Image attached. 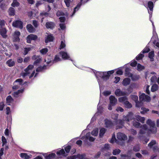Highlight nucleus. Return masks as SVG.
Instances as JSON below:
<instances>
[{
    "label": "nucleus",
    "mask_w": 159,
    "mask_h": 159,
    "mask_svg": "<svg viewBox=\"0 0 159 159\" xmlns=\"http://www.w3.org/2000/svg\"><path fill=\"white\" fill-rule=\"evenodd\" d=\"M146 123L149 126V128H148L146 125H143L141 127L138 137L141 140L142 139L140 138L141 134H144L146 133H155L157 131V128L155 126V123L153 121L149 119L147 120Z\"/></svg>",
    "instance_id": "nucleus-1"
},
{
    "label": "nucleus",
    "mask_w": 159,
    "mask_h": 159,
    "mask_svg": "<svg viewBox=\"0 0 159 159\" xmlns=\"http://www.w3.org/2000/svg\"><path fill=\"white\" fill-rule=\"evenodd\" d=\"M114 73V70L109 71L107 72H98L96 73V75L97 78H98V76H99L102 78L103 80H106L109 79L111 74Z\"/></svg>",
    "instance_id": "nucleus-2"
},
{
    "label": "nucleus",
    "mask_w": 159,
    "mask_h": 159,
    "mask_svg": "<svg viewBox=\"0 0 159 159\" xmlns=\"http://www.w3.org/2000/svg\"><path fill=\"white\" fill-rule=\"evenodd\" d=\"M132 91V89L131 88V86L129 87L128 89V92H123L120 89H116L115 92V94L117 96H125L130 94Z\"/></svg>",
    "instance_id": "nucleus-3"
},
{
    "label": "nucleus",
    "mask_w": 159,
    "mask_h": 159,
    "mask_svg": "<svg viewBox=\"0 0 159 159\" xmlns=\"http://www.w3.org/2000/svg\"><path fill=\"white\" fill-rule=\"evenodd\" d=\"M127 100V98L125 97H120L118 98V101L119 102L123 103L126 107L129 108L131 107L132 106Z\"/></svg>",
    "instance_id": "nucleus-4"
},
{
    "label": "nucleus",
    "mask_w": 159,
    "mask_h": 159,
    "mask_svg": "<svg viewBox=\"0 0 159 159\" xmlns=\"http://www.w3.org/2000/svg\"><path fill=\"white\" fill-rule=\"evenodd\" d=\"M152 25H153V36L151 39V41L153 42V43L155 45L159 48V43L157 42V33L155 31V29L154 26V25L153 22H152Z\"/></svg>",
    "instance_id": "nucleus-5"
},
{
    "label": "nucleus",
    "mask_w": 159,
    "mask_h": 159,
    "mask_svg": "<svg viewBox=\"0 0 159 159\" xmlns=\"http://www.w3.org/2000/svg\"><path fill=\"white\" fill-rule=\"evenodd\" d=\"M34 67V66L32 65H29L25 69L24 71H23L21 74V75L25 77L26 76L29 75L31 71Z\"/></svg>",
    "instance_id": "nucleus-6"
},
{
    "label": "nucleus",
    "mask_w": 159,
    "mask_h": 159,
    "mask_svg": "<svg viewBox=\"0 0 159 159\" xmlns=\"http://www.w3.org/2000/svg\"><path fill=\"white\" fill-rule=\"evenodd\" d=\"M110 104L108 106V109L109 110H111V106H114L117 103V99L114 96H111L109 97Z\"/></svg>",
    "instance_id": "nucleus-7"
},
{
    "label": "nucleus",
    "mask_w": 159,
    "mask_h": 159,
    "mask_svg": "<svg viewBox=\"0 0 159 159\" xmlns=\"http://www.w3.org/2000/svg\"><path fill=\"white\" fill-rule=\"evenodd\" d=\"M13 84V89H16L23 85V80L21 79H18L15 81Z\"/></svg>",
    "instance_id": "nucleus-8"
},
{
    "label": "nucleus",
    "mask_w": 159,
    "mask_h": 159,
    "mask_svg": "<svg viewBox=\"0 0 159 159\" xmlns=\"http://www.w3.org/2000/svg\"><path fill=\"white\" fill-rule=\"evenodd\" d=\"M139 100L141 102L145 101L148 102L150 100V98L143 93H142L141 94L139 93Z\"/></svg>",
    "instance_id": "nucleus-9"
},
{
    "label": "nucleus",
    "mask_w": 159,
    "mask_h": 159,
    "mask_svg": "<svg viewBox=\"0 0 159 159\" xmlns=\"http://www.w3.org/2000/svg\"><path fill=\"white\" fill-rule=\"evenodd\" d=\"M12 25L14 27L20 29H22L23 27L22 22L19 20H15L13 22Z\"/></svg>",
    "instance_id": "nucleus-10"
},
{
    "label": "nucleus",
    "mask_w": 159,
    "mask_h": 159,
    "mask_svg": "<svg viewBox=\"0 0 159 159\" xmlns=\"http://www.w3.org/2000/svg\"><path fill=\"white\" fill-rule=\"evenodd\" d=\"M129 69L127 68L125 70V75L126 76L131 77L133 80H136L138 79L139 78V76L133 75L131 74L129 72Z\"/></svg>",
    "instance_id": "nucleus-11"
},
{
    "label": "nucleus",
    "mask_w": 159,
    "mask_h": 159,
    "mask_svg": "<svg viewBox=\"0 0 159 159\" xmlns=\"http://www.w3.org/2000/svg\"><path fill=\"white\" fill-rule=\"evenodd\" d=\"M20 33L18 31H16L13 35V40L14 42H18L20 41L19 36Z\"/></svg>",
    "instance_id": "nucleus-12"
},
{
    "label": "nucleus",
    "mask_w": 159,
    "mask_h": 159,
    "mask_svg": "<svg viewBox=\"0 0 159 159\" xmlns=\"http://www.w3.org/2000/svg\"><path fill=\"white\" fill-rule=\"evenodd\" d=\"M37 38V36L34 34H30L26 38L27 42L30 43L31 40H35Z\"/></svg>",
    "instance_id": "nucleus-13"
},
{
    "label": "nucleus",
    "mask_w": 159,
    "mask_h": 159,
    "mask_svg": "<svg viewBox=\"0 0 159 159\" xmlns=\"http://www.w3.org/2000/svg\"><path fill=\"white\" fill-rule=\"evenodd\" d=\"M81 139L83 140H84L85 141H86L88 139L90 141H93L95 139L91 136L90 133H88L86 134V136H84L81 138Z\"/></svg>",
    "instance_id": "nucleus-14"
},
{
    "label": "nucleus",
    "mask_w": 159,
    "mask_h": 159,
    "mask_svg": "<svg viewBox=\"0 0 159 159\" xmlns=\"http://www.w3.org/2000/svg\"><path fill=\"white\" fill-rule=\"evenodd\" d=\"M45 35V42L46 43L53 41V37L52 34H50L46 33Z\"/></svg>",
    "instance_id": "nucleus-15"
},
{
    "label": "nucleus",
    "mask_w": 159,
    "mask_h": 159,
    "mask_svg": "<svg viewBox=\"0 0 159 159\" xmlns=\"http://www.w3.org/2000/svg\"><path fill=\"white\" fill-rule=\"evenodd\" d=\"M133 117V114L132 112H130L126 116H124L123 117V121H129V120H131L132 118Z\"/></svg>",
    "instance_id": "nucleus-16"
},
{
    "label": "nucleus",
    "mask_w": 159,
    "mask_h": 159,
    "mask_svg": "<svg viewBox=\"0 0 159 159\" xmlns=\"http://www.w3.org/2000/svg\"><path fill=\"white\" fill-rule=\"evenodd\" d=\"M7 30L5 28H2L0 29V34L4 38H6L7 37L6 34Z\"/></svg>",
    "instance_id": "nucleus-17"
},
{
    "label": "nucleus",
    "mask_w": 159,
    "mask_h": 159,
    "mask_svg": "<svg viewBox=\"0 0 159 159\" xmlns=\"http://www.w3.org/2000/svg\"><path fill=\"white\" fill-rule=\"evenodd\" d=\"M117 138L120 140H125L126 139V136L124 134L119 133L117 134Z\"/></svg>",
    "instance_id": "nucleus-18"
},
{
    "label": "nucleus",
    "mask_w": 159,
    "mask_h": 159,
    "mask_svg": "<svg viewBox=\"0 0 159 159\" xmlns=\"http://www.w3.org/2000/svg\"><path fill=\"white\" fill-rule=\"evenodd\" d=\"M60 55L61 56L62 58L64 59H68L70 58L69 56L65 52H61L60 53Z\"/></svg>",
    "instance_id": "nucleus-19"
},
{
    "label": "nucleus",
    "mask_w": 159,
    "mask_h": 159,
    "mask_svg": "<svg viewBox=\"0 0 159 159\" xmlns=\"http://www.w3.org/2000/svg\"><path fill=\"white\" fill-rule=\"evenodd\" d=\"M135 117L136 119L138 121H139L143 123L144 122L145 120V118L144 117H141L138 115H135Z\"/></svg>",
    "instance_id": "nucleus-20"
},
{
    "label": "nucleus",
    "mask_w": 159,
    "mask_h": 159,
    "mask_svg": "<svg viewBox=\"0 0 159 159\" xmlns=\"http://www.w3.org/2000/svg\"><path fill=\"white\" fill-rule=\"evenodd\" d=\"M130 79L128 78H126L123 80L122 84L124 86H126L129 84L130 82Z\"/></svg>",
    "instance_id": "nucleus-21"
},
{
    "label": "nucleus",
    "mask_w": 159,
    "mask_h": 159,
    "mask_svg": "<svg viewBox=\"0 0 159 159\" xmlns=\"http://www.w3.org/2000/svg\"><path fill=\"white\" fill-rule=\"evenodd\" d=\"M156 141L153 140H152L149 144H148V146L150 147V148H153V149L154 151H156L157 150L158 148L156 147H153V146L156 143Z\"/></svg>",
    "instance_id": "nucleus-22"
},
{
    "label": "nucleus",
    "mask_w": 159,
    "mask_h": 159,
    "mask_svg": "<svg viewBox=\"0 0 159 159\" xmlns=\"http://www.w3.org/2000/svg\"><path fill=\"white\" fill-rule=\"evenodd\" d=\"M130 97L133 100H134L136 103V107H138L139 106L138 104L139 103L138 102H137V101H138V96L136 95H131L130 96Z\"/></svg>",
    "instance_id": "nucleus-23"
},
{
    "label": "nucleus",
    "mask_w": 159,
    "mask_h": 159,
    "mask_svg": "<svg viewBox=\"0 0 159 159\" xmlns=\"http://www.w3.org/2000/svg\"><path fill=\"white\" fill-rule=\"evenodd\" d=\"M43 155L46 159H52L55 158L56 155L54 153H51L48 155H46V154Z\"/></svg>",
    "instance_id": "nucleus-24"
},
{
    "label": "nucleus",
    "mask_w": 159,
    "mask_h": 159,
    "mask_svg": "<svg viewBox=\"0 0 159 159\" xmlns=\"http://www.w3.org/2000/svg\"><path fill=\"white\" fill-rule=\"evenodd\" d=\"M20 156L21 157L25 159H28L31 157L32 155L31 154L27 155L26 153H21L20 154Z\"/></svg>",
    "instance_id": "nucleus-25"
},
{
    "label": "nucleus",
    "mask_w": 159,
    "mask_h": 159,
    "mask_svg": "<svg viewBox=\"0 0 159 159\" xmlns=\"http://www.w3.org/2000/svg\"><path fill=\"white\" fill-rule=\"evenodd\" d=\"M26 28L28 31L30 33H33L35 31V29L30 24L27 25Z\"/></svg>",
    "instance_id": "nucleus-26"
},
{
    "label": "nucleus",
    "mask_w": 159,
    "mask_h": 159,
    "mask_svg": "<svg viewBox=\"0 0 159 159\" xmlns=\"http://www.w3.org/2000/svg\"><path fill=\"white\" fill-rule=\"evenodd\" d=\"M156 73L154 72H151L150 73L151 76H152L151 79V81L152 82H155L157 79V77L155 75L152 76V75H155Z\"/></svg>",
    "instance_id": "nucleus-27"
},
{
    "label": "nucleus",
    "mask_w": 159,
    "mask_h": 159,
    "mask_svg": "<svg viewBox=\"0 0 159 159\" xmlns=\"http://www.w3.org/2000/svg\"><path fill=\"white\" fill-rule=\"evenodd\" d=\"M148 7L150 9V11H148V13L149 14L152 13V11L153 10V3L152 2H149L148 3Z\"/></svg>",
    "instance_id": "nucleus-28"
},
{
    "label": "nucleus",
    "mask_w": 159,
    "mask_h": 159,
    "mask_svg": "<svg viewBox=\"0 0 159 159\" xmlns=\"http://www.w3.org/2000/svg\"><path fill=\"white\" fill-rule=\"evenodd\" d=\"M57 154L58 156H66L67 155L65 154V152L63 149H61L60 150H58L57 152Z\"/></svg>",
    "instance_id": "nucleus-29"
},
{
    "label": "nucleus",
    "mask_w": 159,
    "mask_h": 159,
    "mask_svg": "<svg viewBox=\"0 0 159 159\" xmlns=\"http://www.w3.org/2000/svg\"><path fill=\"white\" fill-rule=\"evenodd\" d=\"M46 27L48 28L52 29L54 27V25L52 22H47L46 24Z\"/></svg>",
    "instance_id": "nucleus-30"
},
{
    "label": "nucleus",
    "mask_w": 159,
    "mask_h": 159,
    "mask_svg": "<svg viewBox=\"0 0 159 159\" xmlns=\"http://www.w3.org/2000/svg\"><path fill=\"white\" fill-rule=\"evenodd\" d=\"M105 123L106 127H110L113 125L114 123L108 120H105Z\"/></svg>",
    "instance_id": "nucleus-31"
},
{
    "label": "nucleus",
    "mask_w": 159,
    "mask_h": 159,
    "mask_svg": "<svg viewBox=\"0 0 159 159\" xmlns=\"http://www.w3.org/2000/svg\"><path fill=\"white\" fill-rule=\"evenodd\" d=\"M15 63L14 61L12 59H9L6 62V64L9 67L13 66L14 65Z\"/></svg>",
    "instance_id": "nucleus-32"
},
{
    "label": "nucleus",
    "mask_w": 159,
    "mask_h": 159,
    "mask_svg": "<svg viewBox=\"0 0 159 159\" xmlns=\"http://www.w3.org/2000/svg\"><path fill=\"white\" fill-rule=\"evenodd\" d=\"M7 103L8 105H10V103L13 102V99L10 96H8L6 98Z\"/></svg>",
    "instance_id": "nucleus-33"
},
{
    "label": "nucleus",
    "mask_w": 159,
    "mask_h": 159,
    "mask_svg": "<svg viewBox=\"0 0 159 159\" xmlns=\"http://www.w3.org/2000/svg\"><path fill=\"white\" fill-rule=\"evenodd\" d=\"M154 55V52L153 51H151L149 53L148 57L150 59L151 61H153Z\"/></svg>",
    "instance_id": "nucleus-34"
},
{
    "label": "nucleus",
    "mask_w": 159,
    "mask_h": 159,
    "mask_svg": "<svg viewBox=\"0 0 159 159\" xmlns=\"http://www.w3.org/2000/svg\"><path fill=\"white\" fill-rule=\"evenodd\" d=\"M8 12L10 15L13 16L15 14L14 9L12 7H10L9 9Z\"/></svg>",
    "instance_id": "nucleus-35"
},
{
    "label": "nucleus",
    "mask_w": 159,
    "mask_h": 159,
    "mask_svg": "<svg viewBox=\"0 0 159 159\" xmlns=\"http://www.w3.org/2000/svg\"><path fill=\"white\" fill-rule=\"evenodd\" d=\"M98 128H96L93 130L91 133L92 135L94 136H97L98 134Z\"/></svg>",
    "instance_id": "nucleus-36"
},
{
    "label": "nucleus",
    "mask_w": 159,
    "mask_h": 159,
    "mask_svg": "<svg viewBox=\"0 0 159 159\" xmlns=\"http://www.w3.org/2000/svg\"><path fill=\"white\" fill-rule=\"evenodd\" d=\"M11 5L13 7H17L19 6V3L17 1V0H13Z\"/></svg>",
    "instance_id": "nucleus-37"
},
{
    "label": "nucleus",
    "mask_w": 159,
    "mask_h": 159,
    "mask_svg": "<svg viewBox=\"0 0 159 159\" xmlns=\"http://www.w3.org/2000/svg\"><path fill=\"white\" fill-rule=\"evenodd\" d=\"M158 88V86L156 84H154L153 85H152V87L151 88V91L152 92H155L156 91H157Z\"/></svg>",
    "instance_id": "nucleus-38"
},
{
    "label": "nucleus",
    "mask_w": 159,
    "mask_h": 159,
    "mask_svg": "<svg viewBox=\"0 0 159 159\" xmlns=\"http://www.w3.org/2000/svg\"><path fill=\"white\" fill-rule=\"evenodd\" d=\"M133 125L136 128H139L140 126V124L138 122H135V120H134L133 121Z\"/></svg>",
    "instance_id": "nucleus-39"
},
{
    "label": "nucleus",
    "mask_w": 159,
    "mask_h": 159,
    "mask_svg": "<svg viewBox=\"0 0 159 159\" xmlns=\"http://www.w3.org/2000/svg\"><path fill=\"white\" fill-rule=\"evenodd\" d=\"M106 132V129L104 128H102L100 130L99 133V136L100 137H102L104 134Z\"/></svg>",
    "instance_id": "nucleus-40"
},
{
    "label": "nucleus",
    "mask_w": 159,
    "mask_h": 159,
    "mask_svg": "<svg viewBox=\"0 0 159 159\" xmlns=\"http://www.w3.org/2000/svg\"><path fill=\"white\" fill-rule=\"evenodd\" d=\"M141 110L140 112L142 114H144L149 111L148 109L143 107L141 108Z\"/></svg>",
    "instance_id": "nucleus-41"
},
{
    "label": "nucleus",
    "mask_w": 159,
    "mask_h": 159,
    "mask_svg": "<svg viewBox=\"0 0 159 159\" xmlns=\"http://www.w3.org/2000/svg\"><path fill=\"white\" fill-rule=\"evenodd\" d=\"M23 91V89H21L20 90H18V91L15 92L14 93H13V96L16 97H17L18 96L19 94L22 93V92Z\"/></svg>",
    "instance_id": "nucleus-42"
},
{
    "label": "nucleus",
    "mask_w": 159,
    "mask_h": 159,
    "mask_svg": "<svg viewBox=\"0 0 159 159\" xmlns=\"http://www.w3.org/2000/svg\"><path fill=\"white\" fill-rule=\"evenodd\" d=\"M81 5V3H79L77 4V6L75 8L73 14H72V16L75 14L76 11H77L78 10Z\"/></svg>",
    "instance_id": "nucleus-43"
},
{
    "label": "nucleus",
    "mask_w": 159,
    "mask_h": 159,
    "mask_svg": "<svg viewBox=\"0 0 159 159\" xmlns=\"http://www.w3.org/2000/svg\"><path fill=\"white\" fill-rule=\"evenodd\" d=\"M61 58L60 57L59 55H56L53 61L54 62H57L58 61H61Z\"/></svg>",
    "instance_id": "nucleus-44"
},
{
    "label": "nucleus",
    "mask_w": 159,
    "mask_h": 159,
    "mask_svg": "<svg viewBox=\"0 0 159 159\" xmlns=\"http://www.w3.org/2000/svg\"><path fill=\"white\" fill-rule=\"evenodd\" d=\"M144 69V67L142 66L140 64H138L137 65V69L138 71H141Z\"/></svg>",
    "instance_id": "nucleus-45"
},
{
    "label": "nucleus",
    "mask_w": 159,
    "mask_h": 159,
    "mask_svg": "<svg viewBox=\"0 0 159 159\" xmlns=\"http://www.w3.org/2000/svg\"><path fill=\"white\" fill-rule=\"evenodd\" d=\"M73 0H64V2L66 6L68 7L70 6V3L72 2Z\"/></svg>",
    "instance_id": "nucleus-46"
},
{
    "label": "nucleus",
    "mask_w": 159,
    "mask_h": 159,
    "mask_svg": "<svg viewBox=\"0 0 159 159\" xmlns=\"http://www.w3.org/2000/svg\"><path fill=\"white\" fill-rule=\"evenodd\" d=\"M48 51L47 48H43L40 50V52L42 54H45Z\"/></svg>",
    "instance_id": "nucleus-47"
},
{
    "label": "nucleus",
    "mask_w": 159,
    "mask_h": 159,
    "mask_svg": "<svg viewBox=\"0 0 159 159\" xmlns=\"http://www.w3.org/2000/svg\"><path fill=\"white\" fill-rule=\"evenodd\" d=\"M2 146H3L7 143V140L6 138L3 136H2Z\"/></svg>",
    "instance_id": "nucleus-48"
},
{
    "label": "nucleus",
    "mask_w": 159,
    "mask_h": 159,
    "mask_svg": "<svg viewBox=\"0 0 159 159\" xmlns=\"http://www.w3.org/2000/svg\"><path fill=\"white\" fill-rule=\"evenodd\" d=\"M48 16V13L47 12H42L40 14V16L42 17L41 21L42 22L43 21V19L44 17H43V16Z\"/></svg>",
    "instance_id": "nucleus-49"
},
{
    "label": "nucleus",
    "mask_w": 159,
    "mask_h": 159,
    "mask_svg": "<svg viewBox=\"0 0 159 159\" xmlns=\"http://www.w3.org/2000/svg\"><path fill=\"white\" fill-rule=\"evenodd\" d=\"M120 152V150L119 149H115L113 150V154L114 155H116L119 154Z\"/></svg>",
    "instance_id": "nucleus-50"
},
{
    "label": "nucleus",
    "mask_w": 159,
    "mask_h": 159,
    "mask_svg": "<svg viewBox=\"0 0 159 159\" xmlns=\"http://www.w3.org/2000/svg\"><path fill=\"white\" fill-rule=\"evenodd\" d=\"M85 157L84 154H78L76 156V158H78L79 159H84V157Z\"/></svg>",
    "instance_id": "nucleus-51"
},
{
    "label": "nucleus",
    "mask_w": 159,
    "mask_h": 159,
    "mask_svg": "<svg viewBox=\"0 0 159 159\" xmlns=\"http://www.w3.org/2000/svg\"><path fill=\"white\" fill-rule=\"evenodd\" d=\"M133 150L135 152H138L140 150V147L139 145H137L134 147Z\"/></svg>",
    "instance_id": "nucleus-52"
},
{
    "label": "nucleus",
    "mask_w": 159,
    "mask_h": 159,
    "mask_svg": "<svg viewBox=\"0 0 159 159\" xmlns=\"http://www.w3.org/2000/svg\"><path fill=\"white\" fill-rule=\"evenodd\" d=\"M144 57L143 54L140 53L136 57V59L137 60L141 59Z\"/></svg>",
    "instance_id": "nucleus-53"
},
{
    "label": "nucleus",
    "mask_w": 159,
    "mask_h": 159,
    "mask_svg": "<svg viewBox=\"0 0 159 159\" xmlns=\"http://www.w3.org/2000/svg\"><path fill=\"white\" fill-rule=\"evenodd\" d=\"M41 59L42 58L41 57H39V58L34 61V65H35L38 63H39L40 62Z\"/></svg>",
    "instance_id": "nucleus-54"
},
{
    "label": "nucleus",
    "mask_w": 159,
    "mask_h": 159,
    "mask_svg": "<svg viewBox=\"0 0 159 159\" xmlns=\"http://www.w3.org/2000/svg\"><path fill=\"white\" fill-rule=\"evenodd\" d=\"M31 50V48H24V54L25 55L28 52L30 51Z\"/></svg>",
    "instance_id": "nucleus-55"
},
{
    "label": "nucleus",
    "mask_w": 159,
    "mask_h": 159,
    "mask_svg": "<svg viewBox=\"0 0 159 159\" xmlns=\"http://www.w3.org/2000/svg\"><path fill=\"white\" fill-rule=\"evenodd\" d=\"M150 51L149 48L148 47H146L143 49V51L142 52L143 53H144L148 52Z\"/></svg>",
    "instance_id": "nucleus-56"
},
{
    "label": "nucleus",
    "mask_w": 159,
    "mask_h": 159,
    "mask_svg": "<svg viewBox=\"0 0 159 159\" xmlns=\"http://www.w3.org/2000/svg\"><path fill=\"white\" fill-rule=\"evenodd\" d=\"M46 66H44L43 67H39L38 68H37V69H36V71L37 72H39V71H41L42 70H43L44 69H46Z\"/></svg>",
    "instance_id": "nucleus-57"
},
{
    "label": "nucleus",
    "mask_w": 159,
    "mask_h": 159,
    "mask_svg": "<svg viewBox=\"0 0 159 159\" xmlns=\"http://www.w3.org/2000/svg\"><path fill=\"white\" fill-rule=\"evenodd\" d=\"M111 93V91H106L104 92L103 94L105 96H107L110 94Z\"/></svg>",
    "instance_id": "nucleus-58"
},
{
    "label": "nucleus",
    "mask_w": 159,
    "mask_h": 159,
    "mask_svg": "<svg viewBox=\"0 0 159 159\" xmlns=\"http://www.w3.org/2000/svg\"><path fill=\"white\" fill-rule=\"evenodd\" d=\"M122 159H129L130 157H129L127 155H121Z\"/></svg>",
    "instance_id": "nucleus-59"
},
{
    "label": "nucleus",
    "mask_w": 159,
    "mask_h": 159,
    "mask_svg": "<svg viewBox=\"0 0 159 159\" xmlns=\"http://www.w3.org/2000/svg\"><path fill=\"white\" fill-rule=\"evenodd\" d=\"M64 14V13H63L61 11H58L56 13V15L57 16H63Z\"/></svg>",
    "instance_id": "nucleus-60"
},
{
    "label": "nucleus",
    "mask_w": 159,
    "mask_h": 159,
    "mask_svg": "<svg viewBox=\"0 0 159 159\" xmlns=\"http://www.w3.org/2000/svg\"><path fill=\"white\" fill-rule=\"evenodd\" d=\"M70 149V146H68L65 148V151L67 153H68L69 152Z\"/></svg>",
    "instance_id": "nucleus-61"
},
{
    "label": "nucleus",
    "mask_w": 159,
    "mask_h": 159,
    "mask_svg": "<svg viewBox=\"0 0 159 159\" xmlns=\"http://www.w3.org/2000/svg\"><path fill=\"white\" fill-rule=\"evenodd\" d=\"M115 80L114 81V82L115 83H118L119 81L120 80V78L119 77H116L115 78Z\"/></svg>",
    "instance_id": "nucleus-62"
},
{
    "label": "nucleus",
    "mask_w": 159,
    "mask_h": 159,
    "mask_svg": "<svg viewBox=\"0 0 159 159\" xmlns=\"http://www.w3.org/2000/svg\"><path fill=\"white\" fill-rule=\"evenodd\" d=\"M66 45L65 43L63 41H61L60 46V49H61L65 47Z\"/></svg>",
    "instance_id": "nucleus-63"
},
{
    "label": "nucleus",
    "mask_w": 159,
    "mask_h": 159,
    "mask_svg": "<svg viewBox=\"0 0 159 159\" xmlns=\"http://www.w3.org/2000/svg\"><path fill=\"white\" fill-rule=\"evenodd\" d=\"M137 62L135 61H133L131 63V66L133 67H135L137 65Z\"/></svg>",
    "instance_id": "nucleus-64"
}]
</instances>
